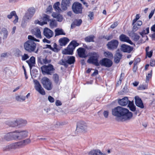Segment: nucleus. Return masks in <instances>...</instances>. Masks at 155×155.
I'll return each instance as SVG.
<instances>
[{
    "label": "nucleus",
    "instance_id": "obj_1",
    "mask_svg": "<svg viewBox=\"0 0 155 155\" xmlns=\"http://www.w3.org/2000/svg\"><path fill=\"white\" fill-rule=\"evenodd\" d=\"M112 114L114 116L122 117L120 120L124 121L130 120L133 116L132 113L126 108L118 106L112 109Z\"/></svg>",
    "mask_w": 155,
    "mask_h": 155
},
{
    "label": "nucleus",
    "instance_id": "obj_2",
    "mask_svg": "<svg viewBox=\"0 0 155 155\" xmlns=\"http://www.w3.org/2000/svg\"><path fill=\"white\" fill-rule=\"evenodd\" d=\"M100 57L99 53L97 52L93 51L89 53V57L87 60L88 63L92 64L96 66H100L99 59Z\"/></svg>",
    "mask_w": 155,
    "mask_h": 155
},
{
    "label": "nucleus",
    "instance_id": "obj_3",
    "mask_svg": "<svg viewBox=\"0 0 155 155\" xmlns=\"http://www.w3.org/2000/svg\"><path fill=\"white\" fill-rule=\"evenodd\" d=\"M31 142V140L28 138L22 141L11 144L7 146L6 148L8 149L20 148L28 145Z\"/></svg>",
    "mask_w": 155,
    "mask_h": 155
},
{
    "label": "nucleus",
    "instance_id": "obj_4",
    "mask_svg": "<svg viewBox=\"0 0 155 155\" xmlns=\"http://www.w3.org/2000/svg\"><path fill=\"white\" fill-rule=\"evenodd\" d=\"M24 47L26 51L29 53L35 52V53H37L38 51V49L35 51L36 44L32 40H28L25 42L24 44Z\"/></svg>",
    "mask_w": 155,
    "mask_h": 155
},
{
    "label": "nucleus",
    "instance_id": "obj_5",
    "mask_svg": "<svg viewBox=\"0 0 155 155\" xmlns=\"http://www.w3.org/2000/svg\"><path fill=\"white\" fill-rule=\"evenodd\" d=\"M79 45V44L76 41L72 40L68 45L67 48L65 49L64 54L72 55L75 48Z\"/></svg>",
    "mask_w": 155,
    "mask_h": 155
},
{
    "label": "nucleus",
    "instance_id": "obj_6",
    "mask_svg": "<svg viewBox=\"0 0 155 155\" xmlns=\"http://www.w3.org/2000/svg\"><path fill=\"white\" fill-rule=\"evenodd\" d=\"M42 73L43 74L51 75L54 70L53 66L51 64L48 65H44L41 68Z\"/></svg>",
    "mask_w": 155,
    "mask_h": 155
},
{
    "label": "nucleus",
    "instance_id": "obj_7",
    "mask_svg": "<svg viewBox=\"0 0 155 155\" xmlns=\"http://www.w3.org/2000/svg\"><path fill=\"white\" fill-rule=\"evenodd\" d=\"M14 133V138L15 140H21L28 136V132L26 130H16Z\"/></svg>",
    "mask_w": 155,
    "mask_h": 155
},
{
    "label": "nucleus",
    "instance_id": "obj_8",
    "mask_svg": "<svg viewBox=\"0 0 155 155\" xmlns=\"http://www.w3.org/2000/svg\"><path fill=\"white\" fill-rule=\"evenodd\" d=\"M43 87L48 90H51L53 88V85L50 80L47 77H44L41 80Z\"/></svg>",
    "mask_w": 155,
    "mask_h": 155
},
{
    "label": "nucleus",
    "instance_id": "obj_9",
    "mask_svg": "<svg viewBox=\"0 0 155 155\" xmlns=\"http://www.w3.org/2000/svg\"><path fill=\"white\" fill-rule=\"evenodd\" d=\"M72 8L73 12L76 14L82 13L83 9L82 5L78 2H75L73 4Z\"/></svg>",
    "mask_w": 155,
    "mask_h": 155
},
{
    "label": "nucleus",
    "instance_id": "obj_10",
    "mask_svg": "<svg viewBox=\"0 0 155 155\" xmlns=\"http://www.w3.org/2000/svg\"><path fill=\"white\" fill-rule=\"evenodd\" d=\"M99 63L100 65L101 64V66L110 68L112 66L113 63L111 60L107 58H104L100 61Z\"/></svg>",
    "mask_w": 155,
    "mask_h": 155
},
{
    "label": "nucleus",
    "instance_id": "obj_11",
    "mask_svg": "<svg viewBox=\"0 0 155 155\" xmlns=\"http://www.w3.org/2000/svg\"><path fill=\"white\" fill-rule=\"evenodd\" d=\"M118 44L119 42L117 40H112L108 42L107 46L108 49L113 50L117 48Z\"/></svg>",
    "mask_w": 155,
    "mask_h": 155
},
{
    "label": "nucleus",
    "instance_id": "obj_12",
    "mask_svg": "<svg viewBox=\"0 0 155 155\" xmlns=\"http://www.w3.org/2000/svg\"><path fill=\"white\" fill-rule=\"evenodd\" d=\"M50 16L48 15L44 14L42 17L41 18V20L38 21V24L42 26L47 24L48 22L50 20Z\"/></svg>",
    "mask_w": 155,
    "mask_h": 155
},
{
    "label": "nucleus",
    "instance_id": "obj_13",
    "mask_svg": "<svg viewBox=\"0 0 155 155\" xmlns=\"http://www.w3.org/2000/svg\"><path fill=\"white\" fill-rule=\"evenodd\" d=\"M34 82L35 84V89L41 94L42 95H45V91L41 87L39 82L37 80L35 81Z\"/></svg>",
    "mask_w": 155,
    "mask_h": 155
},
{
    "label": "nucleus",
    "instance_id": "obj_14",
    "mask_svg": "<svg viewBox=\"0 0 155 155\" xmlns=\"http://www.w3.org/2000/svg\"><path fill=\"white\" fill-rule=\"evenodd\" d=\"M43 34L47 38L50 39L53 36L54 32L51 29L46 27L44 29Z\"/></svg>",
    "mask_w": 155,
    "mask_h": 155
},
{
    "label": "nucleus",
    "instance_id": "obj_15",
    "mask_svg": "<svg viewBox=\"0 0 155 155\" xmlns=\"http://www.w3.org/2000/svg\"><path fill=\"white\" fill-rule=\"evenodd\" d=\"M119 39L122 42H126L131 45L133 43L131 41L130 39L126 35L121 34L119 36Z\"/></svg>",
    "mask_w": 155,
    "mask_h": 155
},
{
    "label": "nucleus",
    "instance_id": "obj_16",
    "mask_svg": "<svg viewBox=\"0 0 155 155\" xmlns=\"http://www.w3.org/2000/svg\"><path fill=\"white\" fill-rule=\"evenodd\" d=\"M133 47L124 44L121 45L120 47L121 51L127 53H130L133 50Z\"/></svg>",
    "mask_w": 155,
    "mask_h": 155
},
{
    "label": "nucleus",
    "instance_id": "obj_17",
    "mask_svg": "<svg viewBox=\"0 0 155 155\" xmlns=\"http://www.w3.org/2000/svg\"><path fill=\"white\" fill-rule=\"evenodd\" d=\"M72 0H62L61 7L63 10L65 11L67 9V7L70 5L71 2Z\"/></svg>",
    "mask_w": 155,
    "mask_h": 155
},
{
    "label": "nucleus",
    "instance_id": "obj_18",
    "mask_svg": "<svg viewBox=\"0 0 155 155\" xmlns=\"http://www.w3.org/2000/svg\"><path fill=\"white\" fill-rule=\"evenodd\" d=\"M142 22L140 20L136 22L133 23L132 21V25H133L132 31L135 32L137 31L140 27V26L142 25Z\"/></svg>",
    "mask_w": 155,
    "mask_h": 155
},
{
    "label": "nucleus",
    "instance_id": "obj_19",
    "mask_svg": "<svg viewBox=\"0 0 155 155\" xmlns=\"http://www.w3.org/2000/svg\"><path fill=\"white\" fill-rule=\"evenodd\" d=\"M35 9L33 8H30L28 10V12L25 15V18L26 20L30 19L33 16L35 12Z\"/></svg>",
    "mask_w": 155,
    "mask_h": 155
},
{
    "label": "nucleus",
    "instance_id": "obj_20",
    "mask_svg": "<svg viewBox=\"0 0 155 155\" xmlns=\"http://www.w3.org/2000/svg\"><path fill=\"white\" fill-rule=\"evenodd\" d=\"M13 16L15 17V19L13 21V22L14 24H15L18 22V18L15 11H12L10 13V14L8 15L7 17L8 19H10L12 18Z\"/></svg>",
    "mask_w": 155,
    "mask_h": 155
},
{
    "label": "nucleus",
    "instance_id": "obj_21",
    "mask_svg": "<svg viewBox=\"0 0 155 155\" xmlns=\"http://www.w3.org/2000/svg\"><path fill=\"white\" fill-rule=\"evenodd\" d=\"M135 104L136 106L141 108H143L144 106L141 99L137 96L135 97Z\"/></svg>",
    "mask_w": 155,
    "mask_h": 155
},
{
    "label": "nucleus",
    "instance_id": "obj_22",
    "mask_svg": "<svg viewBox=\"0 0 155 155\" xmlns=\"http://www.w3.org/2000/svg\"><path fill=\"white\" fill-rule=\"evenodd\" d=\"M81 19H75L74 20L71 25V28L73 29L76 26H79L82 23Z\"/></svg>",
    "mask_w": 155,
    "mask_h": 155
},
{
    "label": "nucleus",
    "instance_id": "obj_23",
    "mask_svg": "<svg viewBox=\"0 0 155 155\" xmlns=\"http://www.w3.org/2000/svg\"><path fill=\"white\" fill-rule=\"evenodd\" d=\"M122 56V54L119 51L116 53L114 57V61L116 63H118L120 61Z\"/></svg>",
    "mask_w": 155,
    "mask_h": 155
},
{
    "label": "nucleus",
    "instance_id": "obj_24",
    "mask_svg": "<svg viewBox=\"0 0 155 155\" xmlns=\"http://www.w3.org/2000/svg\"><path fill=\"white\" fill-rule=\"evenodd\" d=\"M86 50L82 48H79L77 49V51L79 56L80 58H85L86 57L85 54Z\"/></svg>",
    "mask_w": 155,
    "mask_h": 155
},
{
    "label": "nucleus",
    "instance_id": "obj_25",
    "mask_svg": "<svg viewBox=\"0 0 155 155\" xmlns=\"http://www.w3.org/2000/svg\"><path fill=\"white\" fill-rule=\"evenodd\" d=\"M26 62L28 64L30 69L35 66V58L34 56L31 57L30 59L26 61Z\"/></svg>",
    "mask_w": 155,
    "mask_h": 155
},
{
    "label": "nucleus",
    "instance_id": "obj_26",
    "mask_svg": "<svg viewBox=\"0 0 155 155\" xmlns=\"http://www.w3.org/2000/svg\"><path fill=\"white\" fill-rule=\"evenodd\" d=\"M86 124L84 121H81L77 123V129L79 128L82 130H84L86 129Z\"/></svg>",
    "mask_w": 155,
    "mask_h": 155
},
{
    "label": "nucleus",
    "instance_id": "obj_27",
    "mask_svg": "<svg viewBox=\"0 0 155 155\" xmlns=\"http://www.w3.org/2000/svg\"><path fill=\"white\" fill-rule=\"evenodd\" d=\"M129 101L128 98L127 97H125L121 99H119L118 100V102L119 104L122 106H125L127 105Z\"/></svg>",
    "mask_w": 155,
    "mask_h": 155
},
{
    "label": "nucleus",
    "instance_id": "obj_28",
    "mask_svg": "<svg viewBox=\"0 0 155 155\" xmlns=\"http://www.w3.org/2000/svg\"><path fill=\"white\" fill-rule=\"evenodd\" d=\"M33 34L35 35L36 37L38 38H41V35L40 29L38 28H35L33 31H32Z\"/></svg>",
    "mask_w": 155,
    "mask_h": 155
},
{
    "label": "nucleus",
    "instance_id": "obj_29",
    "mask_svg": "<svg viewBox=\"0 0 155 155\" xmlns=\"http://www.w3.org/2000/svg\"><path fill=\"white\" fill-rule=\"evenodd\" d=\"M14 132H9L7 133L4 137L5 140L7 141H10L14 140Z\"/></svg>",
    "mask_w": 155,
    "mask_h": 155
},
{
    "label": "nucleus",
    "instance_id": "obj_30",
    "mask_svg": "<svg viewBox=\"0 0 155 155\" xmlns=\"http://www.w3.org/2000/svg\"><path fill=\"white\" fill-rule=\"evenodd\" d=\"M69 41V39L66 37L61 38L59 40L60 45L61 46H65Z\"/></svg>",
    "mask_w": 155,
    "mask_h": 155
},
{
    "label": "nucleus",
    "instance_id": "obj_31",
    "mask_svg": "<svg viewBox=\"0 0 155 155\" xmlns=\"http://www.w3.org/2000/svg\"><path fill=\"white\" fill-rule=\"evenodd\" d=\"M89 155H106L105 153H102L99 150H93L88 153Z\"/></svg>",
    "mask_w": 155,
    "mask_h": 155
},
{
    "label": "nucleus",
    "instance_id": "obj_32",
    "mask_svg": "<svg viewBox=\"0 0 155 155\" xmlns=\"http://www.w3.org/2000/svg\"><path fill=\"white\" fill-rule=\"evenodd\" d=\"M54 32L55 37L61 35H65V33L64 32L63 30L62 29L57 28L56 29H55Z\"/></svg>",
    "mask_w": 155,
    "mask_h": 155
},
{
    "label": "nucleus",
    "instance_id": "obj_33",
    "mask_svg": "<svg viewBox=\"0 0 155 155\" xmlns=\"http://www.w3.org/2000/svg\"><path fill=\"white\" fill-rule=\"evenodd\" d=\"M149 46H147L145 49L146 58L148 57L149 58H150L153 55V50H151L150 51H149Z\"/></svg>",
    "mask_w": 155,
    "mask_h": 155
},
{
    "label": "nucleus",
    "instance_id": "obj_34",
    "mask_svg": "<svg viewBox=\"0 0 155 155\" xmlns=\"http://www.w3.org/2000/svg\"><path fill=\"white\" fill-rule=\"evenodd\" d=\"M95 37L93 35H91L86 37L84 38L85 41L86 42H94V39Z\"/></svg>",
    "mask_w": 155,
    "mask_h": 155
},
{
    "label": "nucleus",
    "instance_id": "obj_35",
    "mask_svg": "<svg viewBox=\"0 0 155 155\" xmlns=\"http://www.w3.org/2000/svg\"><path fill=\"white\" fill-rule=\"evenodd\" d=\"M52 44H53V47H52L51 50L55 52H58L60 50L58 46L55 43H51Z\"/></svg>",
    "mask_w": 155,
    "mask_h": 155
},
{
    "label": "nucleus",
    "instance_id": "obj_36",
    "mask_svg": "<svg viewBox=\"0 0 155 155\" xmlns=\"http://www.w3.org/2000/svg\"><path fill=\"white\" fill-rule=\"evenodd\" d=\"M6 124L10 127H15L18 126V123L16 122V120L14 121H7L6 122Z\"/></svg>",
    "mask_w": 155,
    "mask_h": 155
},
{
    "label": "nucleus",
    "instance_id": "obj_37",
    "mask_svg": "<svg viewBox=\"0 0 155 155\" xmlns=\"http://www.w3.org/2000/svg\"><path fill=\"white\" fill-rule=\"evenodd\" d=\"M16 122L18 123V126H19V127L25 125L27 123L26 120L22 119H19L18 120H17Z\"/></svg>",
    "mask_w": 155,
    "mask_h": 155
},
{
    "label": "nucleus",
    "instance_id": "obj_38",
    "mask_svg": "<svg viewBox=\"0 0 155 155\" xmlns=\"http://www.w3.org/2000/svg\"><path fill=\"white\" fill-rule=\"evenodd\" d=\"M60 5V3L59 2H56L53 5V7L56 11L60 12L61 11L59 7Z\"/></svg>",
    "mask_w": 155,
    "mask_h": 155
},
{
    "label": "nucleus",
    "instance_id": "obj_39",
    "mask_svg": "<svg viewBox=\"0 0 155 155\" xmlns=\"http://www.w3.org/2000/svg\"><path fill=\"white\" fill-rule=\"evenodd\" d=\"M53 79L56 84H59V77L57 74H54L53 75Z\"/></svg>",
    "mask_w": 155,
    "mask_h": 155
},
{
    "label": "nucleus",
    "instance_id": "obj_40",
    "mask_svg": "<svg viewBox=\"0 0 155 155\" xmlns=\"http://www.w3.org/2000/svg\"><path fill=\"white\" fill-rule=\"evenodd\" d=\"M50 26L51 28H54L57 27V23L55 19H50Z\"/></svg>",
    "mask_w": 155,
    "mask_h": 155
},
{
    "label": "nucleus",
    "instance_id": "obj_41",
    "mask_svg": "<svg viewBox=\"0 0 155 155\" xmlns=\"http://www.w3.org/2000/svg\"><path fill=\"white\" fill-rule=\"evenodd\" d=\"M148 88V84H140L137 88L138 90H143L145 89H147Z\"/></svg>",
    "mask_w": 155,
    "mask_h": 155
},
{
    "label": "nucleus",
    "instance_id": "obj_42",
    "mask_svg": "<svg viewBox=\"0 0 155 155\" xmlns=\"http://www.w3.org/2000/svg\"><path fill=\"white\" fill-rule=\"evenodd\" d=\"M68 64H74L75 62V58L74 57H70L67 61Z\"/></svg>",
    "mask_w": 155,
    "mask_h": 155
},
{
    "label": "nucleus",
    "instance_id": "obj_43",
    "mask_svg": "<svg viewBox=\"0 0 155 155\" xmlns=\"http://www.w3.org/2000/svg\"><path fill=\"white\" fill-rule=\"evenodd\" d=\"M59 64L61 65L64 66L65 67H67L68 66L67 61H65L63 59H61L59 62Z\"/></svg>",
    "mask_w": 155,
    "mask_h": 155
},
{
    "label": "nucleus",
    "instance_id": "obj_44",
    "mask_svg": "<svg viewBox=\"0 0 155 155\" xmlns=\"http://www.w3.org/2000/svg\"><path fill=\"white\" fill-rule=\"evenodd\" d=\"M153 71L151 70L150 71V73H148L146 77V81L148 82L150 79H151L152 74Z\"/></svg>",
    "mask_w": 155,
    "mask_h": 155
},
{
    "label": "nucleus",
    "instance_id": "obj_45",
    "mask_svg": "<svg viewBox=\"0 0 155 155\" xmlns=\"http://www.w3.org/2000/svg\"><path fill=\"white\" fill-rule=\"evenodd\" d=\"M149 28H147L145 30H143L142 32L140 33V34L143 37L144 35L147 34L149 33Z\"/></svg>",
    "mask_w": 155,
    "mask_h": 155
},
{
    "label": "nucleus",
    "instance_id": "obj_46",
    "mask_svg": "<svg viewBox=\"0 0 155 155\" xmlns=\"http://www.w3.org/2000/svg\"><path fill=\"white\" fill-rule=\"evenodd\" d=\"M15 98L18 101H21V100L24 101L25 100V97L23 96L18 95L16 96Z\"/></svg>",
    "mask_w": 155,
    "mask_h": 155
},
{
    "label": "nucleus",
    "instance_id": "obj_47",
    "mask_svg": "<svg viewBox=\"0 0 155 155\" xmlns=\"http://www.w3.org/2000/svg\"><path fill=\"white\" fill-rule=\"evenodd\" d=\"M28 40H32V41H35L37 42H39L40 40L35 38L33 36L31 35H29L28 36Z\"/></svg>",
    "mask_w": 155,
    "mask_h": 155
},
{
    "label": "nucleus",
    "instance_id": "obj_48",
    "mask_svg": "<svg viewBox=\"0 0 155 155\" xmlns=\"http://www.w3.org/2000/svg\"><path fill=\"white\" fill-rule=\"evenodd\" d=\"M132 37L134 38V40L135 41H137L140 38L139 36L137 34L134 33H133Z\"/></svg>",
    "mask_w": 155,
    "mask_h": 155
},
{
    "label": "nucleus",
    "instance_id": "obj_49",
    "mask_svg": "<svg viewBox=\"0 0 155 155\" xmlns=\"http://www.w3.org/2000/svg\"><path fill=\"white\" fill-rule=\"evenodd\" d=\"M2 34L3 35V39H6L8 35V32L7 30H5L2 31Z\"/></svg>",
    "mask_w": 155,
    "mask_h": 155
},
{
    "label": "nucleus",
    "instance_id": "obj_50",
    "mask_svg": "<svg viewBox=\"0 0 155 155\" xmlns=\"http://www.w3.org/2000/svg\"><path fill=\"white\" fill-rule=\"evenodd\" d=\"M42 61L43 63L45 64L50 63L51 62V60H48L46 57L45 58L43 59Z\"/></svg>",
    "mask_w": 155,
    "mask_h": 155
},
{
    "label": "nucleus",
    "instance_id": "obj_51",
    "mask_svg": "<svg viewBox=\"0 0 155 155\" xmlns=\"http://www.w3.org/2000/svg\"><path fill=\"white\" fill-rule=\"evenodd\" d=\"M29 58V56L27 54H24L22 56L21 60L22 61H25Z\"/></svg>",
    "mask_w": 155,
    "mask_h": 155
},
{
    "label": "nucleus",
    "instance_id": "obj_52",
    "mask_svg": "<svg viewBox=\"0 0 155 155\" xmlns=\"http://www.w3.org/2000/svg\"><path fill=\"white\" fill-rule=\"evenodd\" d=\"M105 54L108 58H113V54L112 53L109 51H107L105 52Z\"/></svg>",
    "mask_w": 155,
    "mask_h": 155
},
{
    "label": "nucleus",
    "instance_id": "obj_53",
    "mask_svg": "<svg viewBox=\"0 0 155 155\" xmlns=\"http://www.w3.org/2000/svg\"><path fill=\"white\" fill-rule=\"evenodd\" d=\"M140 15L139 14H137L135 17V18L133 19L132 21H133V23L134 24L135 22H136L138 21V20L140 18Z\"/></svg>",
    "mask_w": 155,
    "mask_h": 155
},
{
    "label": "nucleus",
    "instance_id": "obj_54",
    "mask_svg": "<svg viewBox=\"0 0 155 155\" xmlns=\"http://www.w3.org/2000/svg\"><path fill=\"white\" fill-rule=\"evenodd\" d=\"M57 20L59 22L62 21L63 19V16L62 15L60 14L58 15L57 17L56 18Z\"/></svg>",
    "mask_w": 155,
    "mask_h": 155
},
{
    "label": "nucleus",
    "instance_id": "obj_55",
    "mask_svg": "<svg viewBox=\"0 0 155 155\" xmlns=\"http://www.w3.org/2000/svg\"><path fill=\"white\" fill-rule=\"evenodd\" d=\"M94 14L93 12H89V14L88 16L90 18V20H92L94 19Z\"/></svg>",
    "mask_w": 155,
    "mask_h": 155
},
{
    "label": "nucleus",
    "instance_id": "obj_56",
    "mask_svg": "<svg viewBox=\"0 0 155 155\" xmlns=\"http://www.w3.org/2000/svg\"><path fill=\"white\" fill-rule=\"evenodd\" d=\"M118 25V23L117 21H116L115 22H114L110 26V28L112 29H114L116 27H117Z\"/></svg>",
    "mask_w": 155,
    "mask_h": 155
},
{
    "label": "nucleus",
    "instance_id": "obj_57",
    "mask_svg": "<svg viewBox=\"0 0 155 155\" xmlns=\"http://www.w3.org/2000/svg\"><path fill=\"white\" fill-rule=\"evenodd\" d=\"M134 66L133 68V70L134 72H136L137 70V63H134Z\"/></svg>",
    "mask_w": 155,
    "mask_h": 155
},
{
    "label": "nucleus",
    "instance_id": "obj_58",
    "mask_svg": "<svg viewBox=\"0 0 155 155\" xmlns=\"http://www.w3.org/2000/svg\"><path fill=\"white\" fill-rule=\"evenodd\" d=\"M48 99L49 101L51 103H53L54 101V98L51 96H48Z\"/></svg>",
    "mask_w": 155,
    "mask_h": 155
},
{
    "label": "nucleus",
    "instance_id": "obj_59",
    "mask_svg": "<svg viewBox=\"0 0 155 155\" xmlns=\"http://www.w3.org/2000/svg\"><path fill=\"white\" fill-rule=\"evenodd\" d=\"M150 65L152 67H153L155 65V60L151 59L150 61Z\"/></svg>",
    "mask_w": 155,
    "mask_h": 155
},
{
    "label": "nucleus",
    "instance_id": "obj_60",
    "mask_svg": "<svg viewBox=\"0 0 155 155\" xmlns=\"http://www.w3.org/2000/svg\"><path fill=\"white\" fill-rule=\"evenodd\" d=\"M141 61V59L139 58H135L134 60V63H137V64L139 63Z\"/></svg>",
    "mask_w": 155,
    "mask_h": 155
},
{
    "label": "nucleus",
    "instance_id": "obj_61",
    "mask_svg": "<svg viewBox=\"0 0 155 155\" xmlns=\"http://www.w3.org/2000/svg\"><path fill=\"white\" fill-rule=\"evenodd\" d=\"M55 105L57 106H61L62 105V103L60 101L57 100L55 102Z\"/></svg>",
    "mask_w": 155,
    "mask_h": 155
},
{
    "label": "nucleus",
    "instance_id": "obj_62",
    "mask_svg": "<svg viewBox=\"0 0 155 155\" xmlns=\"http://www.w3.org/2000/svg\"><path fill=\"white\" fill-rule=\"evenodd\" d=\"M108 111L106 110L104 111L103 113V114L104 116V117L105 118L107 117L108 116Z\"/></svg>",
    "mask_w": 155,
    "mask_h": 155
},
{
    "label": "nucleus",
    "instance_id": "obj_63",
    "mask_svg": "<svg viewBox=\"0 0 155 155\" xmlns=\"http://www.w3.org/2000/svg\"><path fill=\"white\" fill-rule=\"evenodd\" d=\"M130 110L132 111H135L136 110V108L135 105L133 106L129 107Z\"/></svg>",
    "mask_w": 155,
    "mask_h": 155
},
{
    "label": "nucleus",
    "instance_id": "obj_64",
    "mask_svg": "<svg viewBox=\"0 0 155 155\" xmlns=\"http://www.w3.org/2000/svg\"><path fill=\"white\" fill-rule=\"evenodd\" d=\"M128 107H130L132 106H133L134 105V103L132 101H129L128 103Z\"/></svg>",
    "mask_w": 155,
    "mask_h": 155
}]
</instances>
